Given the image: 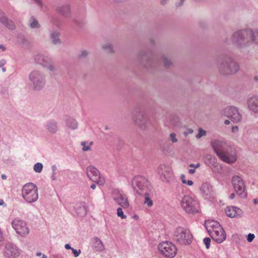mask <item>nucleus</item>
<instances>
[{
  "label": "nucleus",
  "mask_w": 258,
  "mask_h": 258,
  "mask_svg": "<svg viewBox=\"0 0 258 258\" xmlns=\"http://www.w3.org/2000/svg\"><path fill=\"white\" fill-rule=\"evenodd\" d=\"M231 41L234 46L240 52L253 44V29L243 28L234 31L231 36Z\"/></svg>",
  "instance_id": "nucleus-1"
},
{
  "label": "nucleus",
  "mask_w": 258,
  "mask_h": 258,
  "mask_svg": "<svg viewBox=\"0 0 258 258\" xmlns=\"http://www.w3.org/2000/svg\"><path fill=\"white\" fill-rule=\"evenodd\" d=\"M138 61L142 67L150 72L158 69L160 65V60L150 50H140Z\"/></svg>",
  "instance_id": "nucleus-2"
},
{
  "label": "nucleus",
  "mask_w": 258,
  "mask_h": 258,
  "mask_svg": "<svg viewBox=\"0 0 258 258\" xmlns=\"http://www.w3.org/2000/svg\"><path fill=\"white\" fill-rule=\"evenodd\" d=\"M218 71L223 75L236 73L239 70V64L228 55H221L218 60Z\"/></svg>",
  "instance_id": "nucleus-3"
},
{
  "label": "nucleus",
  "mask_w": 258,
  "mask_h": 258,
  "mask_svg": "<svg viewBox=\"0 0 258 258\" xmlns=\"http://www.w3.org/2000/svg\"><path fill=\"white\" fill-rule=\"evenodd\" d=\"M46 75L40 70H34L29 75L28 78L32 89L35 91L43 89L46 84Z\"/></svg>",
  "instance_id": "nucleus-4"
},
{
  "label": "nucleus",
  "mask_w": 258,
  "mask_h": 258,
  "mask_svg": "<svg viewBox=\"0 0 258 258\" xmlns=\"http://www.w3.org/2000/svg\"><path fill=\"white\" fill-rule=\"evenodd\" d=\"M173 239L180 245H189L192 241L193 236L188 229L178 227L174 230Z\"/></svg>",
  "instance_id": "nucleus-5"
},
{
  "label": "nucleus",
  "mask_w": 258,
  "mask_h": 258,
  "mask_svg": "<svg viewBox=\"0 0 258 258\" xmlns=\"http://www.w3.org/2000/svg\"><path fill=\"white\" fill-rule=\"evenodd\" d=\"M134 190L140 195L153 189L150 182L145 177L138 175L135 176L132 181Z\"/></svg>",
  "instance_id": "nucleus-6"
},
{
  "label": "nucleus",
  "mask_w": 258,
  "mask_h": 258,
  "mask_svg": "<svg viewBox=\"0 0 258 258\" xmlns=\"http://www.w3.org/2000/svg\"><path fill=\"white\" fill-rule=\"evenodd\" d=\"M22 195L27 202L29 203L35 202L38 198L37 186L31 182L25 184L22 189Z\"/></svg>",
  "instance_id": "nucleus-7"
},
{
  "label": "nucleus",
  "mask_w": 258,
  "mask_h": 258,
  "mask_svg": "<svg viewBox=\"0 0 258 258\" xmlns=\"http://www.w3.org/2000/svg\"><path fill=\"white\" fill-rule=\"evenodd\" d=\"M181 205L182 209L188 214L199 212L198 202L188 196H185L182 198Z\"/></svg>",
  "instance_id": "nucleus-8"
},
{
  "label": "nucleus",
  "mask_w": 258,
  "mask_h": 258,
  "mask_svg": "<svg viewBox=\"0 0 258 258\" xmlns=\"http://www.w3.org/2000/svg\"><path fill=\"white\" fill-rule=\"evenodd\" d=\"M133 120L135 124L142 130L147 128V124L150 120L148 116L140 108H136L134 110Z\"/></svg>",
  "instance_id": "nucleus-9"
},
{
  "label": "nucleus",
  "mask_w": 258,
  "mask_h": 258,
  "mask_svg": "<svg viewBox=\"0 0 258 258\" xmlns=\"http://www.w3.org/2000/svg\"><path fill=\"white\" fill-rule=\"evenodd\" d=\"M231 183L237 195L241 198L245 199L247 195L245 190V185L242 177L239 175H234L231 178Z\"/></svg>",
  "instance_id": "nucleus-10"
},
{
  "label": "nucleus",
  "mask_w": 258,
  "mask_h": 258,
  "mask_svg": "<svg viewBox=\"0 0 258 258\" xmlns=\"http://www.w3.org/2000/svg\"><path fill=\"white\" fill-rule=\"evenodd\" d=\"M158 249L164 256L172 258L177 253V248L174 244L170 241H163L158 245Z\"/></svg>",
  "instance_id": "nucleus-11"
},
{
  "label": "nucleus",
  "mask_w": 258,
  "mask_h": 258,
  "mask_svg": "<svg viewBox=\"0 0 258 258\" xmlns=\"http://www.w3.org/2000/svg\"><path fill=\"white\" fill-rule=\"evenodd\" d=\"M223 115L228 118L232 122L238 123L242 119V115L238 108L233 106L226 107L223 111Z\"/></svg>",
  "instance_id": "nucleus-12"
},
{
  "label": "nucleus",
  "mask_w": 258,
  "mask_h": 258,
  "mask_svg": "<svg viewBox=\"0 0 258 258\" xmlns=\"http://www.w3.org/2000/svg\"><path fill=\"white\" fill-rule=\"evenodd\" d=\"M87 174L89 179L101 185L105 183L104 178L100 176L99 170L93 166H89L86 169Z\"/></svg>",
  "instance_id": "nucleus-13"
},
{
  "label": "nucleus",
  "mask_w": 258,
  "mask_h": 258,
  "mask_svg": "<svg viewBox=\"0 0 258 258\" xmlns=\"http://www.w3.org/2000/svg\"><path fill=\"white\" fill-rule=\"evenodd\" d=\"M211 146L219 157L222 155L224 152L228 150L230 147L226 142L220 140L212 141L211 142Z\"/></svg>",
  "instance_id": "nucleus-14"
},
{
  "label": "nucleus",
  "mask_w": 258,
  "mask_h": 258,
  "mask_svg": "<svg viewBox=\"0 0 258 258\" xmlns=\"http://www.w3.org/2000/svg\"><path fill=\"white\" fill-rule=\"evenodd\" d=\"M4 254L6 258H18L20 254V252L16 245L8 243L6 244Z\"/></svg>",
  "instance_id": "nucleus-15"
},
{
  "label": "nucleus",
  "mask_w": 258,
  "mask_h": 258,
  "mask_svg": "<svg viewBox=\"0 0 258 258\" xmlns=\"http://www.w3.org/2000/svg\"><path fill=\"white\" fill-rule=\"evenodd\" d=\"M13 228L21 235L28 234V228L25 222L19 219H14L12 222Z\"/></svg>",
  "instance_id": "nucleus-16"
},
{
  "label": "nucleus",
  "mask_w": 258,
  "mask_h": 258,
  "mask_svg": "<svg viewBox=\"0 0 258 258\" xmlns=\"http://www.w3.org/2000/svg\"><path fill=\"white\" fill-rule=\"evenodd\" d=\"M208 233L211 238L218 243H221L226 238L225 232L222 227H221L220 230H218V229L213 230H208Z\"/></svg>",
  "instance_id": "nucleus-17"
},
{
  "label": "nucleus",
  "mask_w": 258,
  "mask_h": 258,
  "mask_svg": "<svg viewBox=\"0 0 258 258\" xmlns=\"http://www.w3.org/2000/svg\"><path fill=\"white\" fill-rule=\"evenodd\" d=\"M158 173L163 181H169L172 177L171 168L166 165H161L158 168Z\"/></svg>",
  "instance_id": "nucleus-18"
},
{
  "label": "nucleus",
  "mask_w": 258,
  "mask_h": 258,
  "mask_svg": "<svg viewBox=\"0 0 258 258\" xmlns=\"http://www.w3.org/2000/svg\"><path fill=\"white\" fill-rule=\"evenodd\" d=\"M224 162L232 164L234 163L237 160V157L234 151H233L230 147H229L228 150L224 152L222 155L219 157Z\"/></svg>",
  "instance_id": "nucleus-19"
},
{
  "label": "nucleus",
  "mask_w": 258,
  "mask_h": 258,
  "mask_svg": "<svg viewBox=\"0 0 258 258\" xmlns=\"http://www.w3.org/2000/svg\"><path fill=\"white\" fill-rule=\"evenodd\" d=\"M114 200L122 208H127L129 202L126 196L118 191L114 192Z\"/></svg>",
  "instance_id": "nucleus-20"
},
{
  "label": "nucleus",
  "mask_w": 258,
  "mask_h": 258,
  "mask_svg": "<svg viewBox=\"0 0 258 258\" xmlns=\"http://www.w3.org/2000/svg\"><path fill=\"white\" fill-rule=\"evenodd\" d=\"M247 107L254 113H258V95H253L247 100Z\"/></svg>",
  "instance_id": "nucleus-21"
},
{
  "label": "nucleus",
  "mask_w": 258,
  "mask_h": 258,
  "mask_svg": "<svg viewBox=\"0 0 258 258\" xmlns=\"http://www.w3.org/2000/svg\"><path fill=\"white\" fill-rule=\"evenodd\" d=\"M34 60L36 63L41 65L43 68H46L51 61V58L43 54H37L34 57Z\"/></svg>",
  "instance_id": "nucleus-22"
},
{
  "label": "nucleus",
  "mask_w": 258,
  "mask_h": 258,
  "mask_svg": "<svg viewBox=\"0 0 258 258\" xmlns=\"http://www.w3.org/2000/svg\"><path fill=\"white\" fill-rule=\"evenodd\" d=\"M60 33L57 30L49 31V38L53 45H60L62 41L60 38Z\"/></svg>",
  "instance_id": "nucleus-23"
},
{
  "label": "nucleus",
  "mask_w": 258,
  "mask_h": 258,
  "mask_svg": "<svg viewBox=\"0 0 258 258\" xmlns=\"http://www.w3.org/2000/svg\"><path fill=\"white\" fill-rule=\"evenodd\" d=\"M46 128L48 133L51 134H56L59 129L57 121L53 119L49 120L47 122Z\"/></svg>",
  "instance_id": "nucleus-24"
},
{
  "label": "nucleus",
  "mask_w": 258,
  "mask_h": 258,
  "mask_svg": "<svg viewBox=\"0 0 258 258\" xmlns=\"http://www.w3.org/2000/svg\"><path fill=\"white\" fill-rule=\"evenodd\" d=\"M225 213L227 216L230 218H234L240 215L242 213L241 210L236 207H228L225 209Z\"/></svg>",
  "instance_id": "nucleus-25"
},
{
  "label": "nucleus",
  "mask_w": 258,
  "mask_h": 258,
  "mask_svg": "<svg viewBox=\"0 0 258 258\" xmlns=\"http://www.w3.org/2000/svg\"><path fill=\"white\" fill-rule=\"evenodd\" d=\"M56 10L59 14L64 17H70L71 15V7L69 5L58 6Z\"/></svg>",
  "instance_id": "nucleus-26"
},
{
  "label": "nucleus",
  "mask_w": 258,
  "mask_h": 258,
  "mask_svg": "<svg viewBox=\"0 0 258 258\" xmlns=\"http://www.w3.org/2000/svg\"><path fill=\"white\" fill-rule=\"evenodd\" d=\"M204 226L208 232V230H211V228L213 229L212 230L217 229L220 230L222 227V226L219 224L218 222L214 220H206L205 222Z\"/></svg>",
  "instance_id": "nucleus-27"
},
{
  "label": "nucleus",
  "mask_w": 258,
  "mask_h": 258,
  "mask_svg": "<svg viewBox=\"0 0 258 258\" xmlns=\"http://www.w3.org/2000/svg\"><path fill=\"white\" fill-rule=\"evenodd\" d=\"M1 22L7 28L11 30H14L15 28L14 23L11 20L9 19L5 16L0 17Z\"/></svg>",
  "instance_id": "nucleus-28"
},
{
  "label": "nucleus",
  "mask_w": 258,
  "mask_h": 258,
  "mask_svg": "<svg viewBox=\"0 0 258 258\" xmlns=\"http://www.w3.org/2000/svg\"><path fill=\"white\" fill-rule=\"evenodd\" d=\"M93 248L97 251H102L104 249V245L102 241L98 237H95L93 238Z\"/></svg>",
  "instance_id": "nucleus-29"
},
{
  "label": "nucleus",
  "mask_w": 258,
  "mask_h": 258,
  "mask_svg": "<svg viewBox=\"0 0 258 258\" xmlns=\"http://www.w3.org/2000/svg\"><path fill=\"white\" fill-rule=\"evenodd\" d=\"M154 194V191L153 189L147 192V193H143L142 195L145 197L144 204H147L149 207L153 205V201L151 197L153 196Z\"/></svg>",
  "instance_id": "nucleus-30"
},
{
  "label": "nucleus",
  "mask_w": 258,
  "mask_h": 258,
  "mask_svg": "<svg viewBox=\"0 0 258 258\" xmlns=\"http://www.w3.org/2000/svg\"><path fill=\"white\" fill-rule=\"evenodd\" d=\"M201 192L206 196H210L212 192V186L208 182L204 183L200 188Z\"/></svg>",
  "instance_id": "nucleus-31"
},
{
  "label": "nucleus",
  "mask_w": 258,
  "mask_h": 258,
  "mask_svg": "<svg viewBox=\"0 0 258 258\" xmlns=\"http://www.w3.org/2000/svg\"><path fill=\"white\" fill-rule=\"evenodd\" d=\"M76 212L79 216H85L87 214V210L85 206L83 204H80L75 208Z\"/></svg>",
  "instance_id": "nucleus-32"
},
{
  "label": "nucleus",
  "mask_w": 258,
  "mask_h": 258,
  "mask_svg": "<svg viewBox=\"0 0 258 258\" xmlns=\"http://www.w3.org/2000/svg\"><path fill=\"white\" fill-rule=\"evenodd\" d=\"M206 164L212 167H215V164L217 163V158L213 155H207L205 157Z\"/></svg>",
  "instance_id": "nucleus-33"
},
{
  "label": "nucleus",
  "mask_w": 258,
  "mask_h": 258,
  "mask_svg": "<svg viewBox=\"0 0 258 258\" xmlns=\"http://www.w3.org/2000/svg\"><path fill=\"white\" fill-rule=\"evenodd\" d=\"M66 123L67 126L72 129V130H75L78 127V124L77 121L71 117H69L66 120Z\"/></svg>",
  "instance_id": "nucleus-34"
},
{
  "label": "nucleus",
  "mask_w": 258,
  "mask_h": 258,
  "mask_svg": "<svg viewBox=\"0 0 258 258\" xmlns=\"http://www.w3.org/2000/svg\"><path fill=\"white\" fill-rule=\"evenodd\" d=\"M90 51L85 50L82 49L80 50V52L78 54V58L80 60H84L88 58V56L90 54Z\"/></svg>",
  "instance_id": "nucleus-35"
},
{
  "label": "nucleus",
  "mask_w": 258,
  "mask_h": 258,
  "mask_svg": "<svg viewBox=\"0 0 258 258\" xmlns=\"http://www.w3.org/2000/svg\"><path fill=\"white\" fill-rule=\"evenodd\" d=\"M161 59L163 62L164 67L166 68H169L173 65V63L171 60L169 59L166 55H163Z\"/></svg>",
  "instance_id": "nucleus-36"
},
{
  "label": "nucleus",
  "mask_w": 258,
  "mask_h": 258,
  "mask_svg": "<svg viewBox=\"0 0 258 258\" xmlns=\"http://www.w3.org/2000/svg\"><path fill=\"white\" fill-rule=\"evenodd\" d=\"M46 68H48V70L50 72L53 73L54 75L56 74V72L57 71V68L53 62L52 61L51 59L50 62L48 64V66Z\"/></svg>",
  "instance_id": "nucleus-37"
},
{
  "label": "nucleus",
  "mask_w": 258,
  "mask_h": 258,
  "mask_svg": "<svg viewBox=\"0 0 258 258\" xmlns=\"http://www.w3.org/2000/svg\"><path fill=\"white\" fill-rule=\"evenodd\" d=\"M102 47L104 50L107 51L109 53H113L114 52L113 46L110 43L105 44L103 45Z\"/></svg>",
  "instance_id": "nucleus-38"
},
{
  "label": "nucleus",
  "mask_w": 258,
  "mask_h": 258,
  "mask_svg": "<svg viewBox=\"0 0 258 258\" xmlns=\"http://www.w3.org/2000/svg\"><path fill=\"white\" fill-rule=\"evenodd\" d=\"M33 19L32 22L30 24V27L32 29L39 28L40 27V25L38 22L33 17L31 18Z\"/></svg>",
  "instance_id": "nucleus-39"
},
{
  "label": "nucleus",
  "mask_w": 258,
  "mask_h": 258,
  "mask_svg": "<svg viewBox=\"0 0 258 258\" xmlns=\"http://www.w3.org/2000/svg\"><path fill=\"white\" fill-rule=\"evenodd\" d=\"M253 45L258 46V29H253Z\"/></svg>",
  "instance_id": "nucleus-40"
},
{
  "label": "nucleus",
  "mask_w": 258,
  "mask_h": 258,
  "mask_svg": "<svg viewBox=\"0 0 258 258\" xmlns=\"http://www.w3.org/2000/svg\"><path fill=\"white\" fill-rule=\"evenodd\" d=\"M43 168V165L41 163H37L34 166V170L37 173H40L42 171Z\"/></svg>",
  "instance_id": "nucleus-41"
},
{
  "label": "nucleus",
  "mask_w": 258,
  "mask_h": 258,
  "mask_svg": "<svg viewBox=\"0 0 258 258\" xmlns=\"http://www.w3.org/2000/svg\"><path fill=\"white\" fill-rule=\"evenodd\" d=\"M206 135V131L202 129V128H200L198 130V133L196 135V138L197 139H200L203 136H205Z\"/></svg>",
  "instance_id": "nucleus-42"
},
{
  "label": "nucleus",
  "mask_w": 258,
  "mask_h": 258,
  "mask_svg": "<svg viewBox=\"0 0 258 258\" xmlns=\"http://www.w3.org/2000/svg\"><path fill=\"white\" fill-rule=\"evenodd\" d=\"M117 215L121 219H125L126 218V216L123 214V212L122 211V209L121 207H119L117 208Z\"/></svg>",
  "instance_id": "nucleus-43"
},
{
  "label": "nucleus",
  "mask_w": 258,
  "mask_h": 258,
  "mask_svg": "<svg viewBox=\"0 0 258 258\" xmlns=\"http://www.w3.org/2000/svg\"><path fill=\"white\" fill-rule=\"evenodd\" d=\"M204 243L206 245L207 249H209L210 246L211 238L209 237H206L203 240Z\"/></svg>",
  "instance_id": "nucleus-44"
},
{
  "label": "nucleus",
  "mask_w": 258,
  "mask_h": 258,
  "mask_svg": "<svg viewBox=\"0 0 258 258\" xmlns=\"http://www.w3.org/2000/svg\"><path fill=\"white\" fill-rule=\"evenodd\" d=\"M74 23L79 28H82L84 26V22L82 21H79L76 19L73 20Z\"/></svg>",
  "instance_id": "nucleus-45"
},
{
  "label": "nucleus",
  "mask_w": 258,
  "mask_h": 258,
  "mask_svg": "<svg viewBox=\"0 0 258 258\" xmlns=\"http://www.w3.org/2000/svg\"><path fill=\"white\" fill-rule=\"evenodd\" d=\"M176 135L175 133H173L170 134V140L173 143H176L177 142V139L176 137Z\"/></svg>",
  "instance_id": "nucleus-46"
},
{
  "label": "nucleus",
  "mask_w": 258,
  "mask_h": 258,
  "mask_svg": "<svg viewBox=\"0 0 258 258\" xmlns=\"http://www.w3.org/2000/svg\"><path fill=\"white\" fill-rule=\"evenodd\" d=\"M81 145L82 146H83V151H88V150H90L91 149V148L89 146H86V142H82L81 143Z\"/></svg>",
  "instance_id": "nucleus-47"
},
{
  "label": "nucleus",
  "mask_w": 258,
  "mask_h": 258,
  "mask_svg": "<svg viewBox=\"0 0 258 258\" xmlns=\"http://www.w3.org/2000/svg\"><path fill=\"white\" fill-rule=\"evenodd\" d=\"M254 237H255V236L253 234L249 233L247 236V240L248 242H250L253 240Z\"/></svg>",
  "instance_id": "nucleus-48"
},
{
  "label": "nucleus",
  "mask_w": 258,
  "mask_h": 258,
  "mask_svg": "<svg viewBox=\"0 0 258 258\" xmlns=\"http://www.w3.org/2000/svg\"><path fill=\"white\" fill-rule=\"evenodd\" d=\"M72 252H73V253L74 254L75 257L78 256L79 255V254H80V253H81V250L80 249L77 250L75 249L74 248H72Z\"/></svg>",
  "instance_id": "nucleus-49"
},
{
  "label": "nucleus",
  "mask_w": 258,
  "mask_h": 258,
  "mask_svg": "<svg viewBox=\"0 0 258 258\" xmlns=\"http://www.w3.org/2000/svg\"><path fill=\"white\" fill-rule=\"evenodd\" d=\"M35 4H36L38 6L42 7V2L41 0H33Z\"/></svg>",
  "instance_id": "nucleus-50"
},
{
  "label": "nucleus",
  "mask_w": 258,
  "mask_h": 258,
  "mask_svg": "<svg viewBox=\"0 0 258 258\" xmlns=\"http://www.w3.org/2000/svg\"><path fill=\"white\" fill-rule=\"evenodd\" d=\"M171 121H173V123L174 124L176 122L178 121V118L176 116H174L171 118Z\"/></svg>",
  "instance_id": "nucleus-51"
},
{
  "label": "nucleus",
  "mask_w": 258,
  "mask_h": 258,
  "mask_svg": "<svg viewBox=\"0 0 258 258\" xmlns=\"http://www.w3.org/2000/svg\"><path fill=\"white\" fill-rule=\"evenodd\" d=\"M238 131V127L237 126H234L232 127V132L233 133H236Z\"/></svg>",
  "instance_id": "nucleus-52"
},
{
  "label": "nucleus",
  "mask_w": 258,
  "mask_h": 258,
  "mask_svg": "<svg viewBox=\"0 0 258 258\" xmlns=\"http://www.w3.org/2000/svg\"><path fill=\"white\" fill-rule=\"evenodd\" d=\"M200 166V163H198L196 165H195L194 164H190L189 165V167H194L195 168L199 167Z\"/></svg>",
  "instance_id": "nucleus-53"
},
{
  "label": "nucleus",
  "mask_w": 258,
  "mask_h": 258,
  "mask_svg": "<svg viewBox=\"0 0 258 258\" xmlns=\"http://www.w3.org/2000/svg\"><path fill=\"white\" fill-rule=\"evenodd\" d=\"M185 176L184 174L181 175V181L183 183H186V180L185 179Z\"/></svg>",
  "instance_id": "nucleus-54"
},
{
  "label": "nucleus",
  "mask_w": 258,
  "mask_h": 258,
  "mask_svg": "<svg viewBox=\"0 0 258 258\" xmlns=\"http://www.w3.org/2000/svg\"><path fill=\"white\" fill-rule=\"evenodd\" d=\"M184 1L185 0H180V1L181 2V3H175L176 7H179L182 6Z\"/></svg>",
  "instance_id": "nucleus-55"
},
{
  "label": "nucleus",
  "mask_w": 258,
  "mask_h": 258,
  "mask_svg": "<svg viewBox=\"0 0 258 258\" xmlns=\"http://www.w3.org/2000/svg\"><path fill=\"white\" fill-rule=\"evenodd\" d=\"M184 1L185 0H180V1L181 2V3H175L176 7H179L182 6Z\"/></svg>",
  "instance_id": "nucleus-56"
},
{
  "label": "nucleus",
  "mask_w": 258,
  "mask_h": 258,
  "mask_svg": "<svg viewBox=\"0 0 258 258\" xmlns=\"http://www.w3.org/2000/svg\"><path fill=\"white\" fill-rule=\"evenodd\" d=\"M188 185L191 186L193 184V182L191 180H188L187 181L186 180V183Z\"/></svg>",
  "instance_id": "nucleus-57"
},
{
  "label": "nucleus",
  "mask_w": 258,
  "mask_h": 258,
  "mask_svg": "<svg viewBox=\"0 0 258 258\" xmlns=\"http://www.w3.org/2000/svg\"><path fill=\"white\" fill-rule=\"evenodd\" d=\"M168 0H161L160 4L162 5H165L167 4Z\"/></svg>",
  "instance_id": "nucleus-58"
},
{
  "label": "nucleus",
  "mask_w": 258,
  "mask_h": 258,
  "mask_svg": "<svg viewBox=\"0 0 258 258\" xmlns=\"http://www.w3.org/2000/svg\"><path fill=\"white\" fill-rule=\"evenodd\" d=\"M52 172L53 173H55V171L57 169V167L55 166V165H53L52 166Z\"/></svg>",
  "instance_id": "nucleus-59"
},
{
  "label": "nucleus",
  "mask_w": 258,
  "mask_h": 258,
  "mask_svg": "<svg viewBox=\"0 0 258 258\" xmlns=\"http://www.w3.org/2000/svg\"><path fill=\"white\" fill-rule=\"evenodd\" d=\"M195 171H196V170H195V169H189V170H188V172H189L190 174H192L195 173Z\"/></svg>",
  "instance_id": "nucleus-60"
},
{
  "label": "nucleus",
  "mask_w": 258,
  "mask_h": 258,
  "mask_svg": "<svg viewBox=\"0 0 258 258\" xmlns=\"http://www.w3.org/2000/svg\"><path fill=\"white\" fill-rule=\"evenodd\" d=\"M51 178L53 180H55L56 178V176H55V173H53L52 172V176H51Z\"/></svg>",
  "instance_id": "nucleus-61"
},
{
  "label": "nucleus",
  "mask_w": 258,
  "mask_h": 258,
  "mask_svg": "<svg viewBox=\"0 0 258 258\" xmlns=\"http://www.w3.org/2000/svg\"><path fill=\"white\" fill-rule=\"evenodd\" d=\"M65 248L67 249H72V247H71L70 245L69 244H66L64 246Z\"/></svg>",
  "instance_id": "nucleus-62"
},
{
  "label": "nucleus",
  "mask_w": 258,
  "mask_h": 258,
  "mask_svg": "<svg viewBox=\"0 0 258 258\" xmlns=\"http://www.w3.org/2000/svg\"><path fill=\"white\" fill-rule=\"evenodd\" d=\"M51 258H62L60 255H52Z\"/></svg>",
  "instance_id": "nucleus-63"
},
{
  "label": "nucleus",
  "mask_w": 258,
  "mask_h": 258,
  "mask_svg": "<svg viewBox=\"0 0 258 258\" xmlns=\"http://www.w3.org/2000/svg\"><path fill=\"white\" fill-rule=\"evenodd\" d=\"M235 197V194L234 193H232L230 195V196H229V198L230 199H233Z\"/></svg>",
  "instance_id": "nucleus-64"
}]
</instances>
